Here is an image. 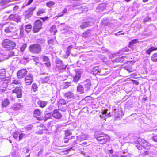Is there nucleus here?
Listing matches in <instances>:
<instances>
[{
  "label": "nucleus",
  "mask_w": 157,
  "mask_h": 157,
  "mask_svg": "<svg viewBox=\"0 0 157 157\" xmlns=\"http://www.w3.org/2000/svg\"><path fill=\"white\" fill-rule=\"evenodd\" d=\"M54 40L53 39H50L48 41V43L50 47H51L53 45Z\"/></svg>",
  "instance_id": "44"
},
{
  "label": "nucleus",
  "mask_w": 157,
  "mask_h": 157,
  "mask_svg": "<svg viewBox=\"0 0 157 157\" xmlns=\"http://www.w3.org/2000/svg\"><path fill=\"white\" fill-rule=\"evenodd\" d=\"M14 54V52L13 51H12L9 53L8 56H9V57H10L13 56Z\"/></svg>",
  "instance_id": "55"
},
{
  "label": "nucleus",
  "mask_w": 157,
  "mask_h": 157,
  "mask_svg": "<svg viewBox=\"0 0 157 157\" xmlns=\"http://www.w3.org/2000/svg\"><path fill=\"white\" fill-rule=\"evenodd\" d=\"M55 3L52 1L46 3L47 6L49 7H51Z\"/></svg>",
  "instance_id": "42"
},
{
  "label": "nucleus",
  "mask_w": 157,
  "mask_h": 157,
  "mask_svg": "<svg viewBox=\"0 0 157 157\" xmlns=\"http://www.w3.org/2000/svg\"><path fill=\"white\" fill-rule=\"evenodd\" d=\"M8 78H6V77H0V81H3V83L5 84V86L7 87V86L8 84L9 83L8 79Z\"/></svg>",
  "instance_id": "19"
},
{
  "label": "nucleus",
  "mask_w": 157,
  "mask_h": 157,
  "mask_svg": "<svg viewBox=\"0 0 157 157\" xmlns=\"http://www.w3.org/2000/svg\"><path fill=\"white\" fill-rule=\"evenodd\" d=\"M32 89H33V91L34 92L36 91L37 90V86L36 84H33L32 86Z\"/></svg>",
  "instance_id": "45"
},
{
  "label": "nucleus",
  "mask_w": 157,
  "mask_h": 157,
  "mask_svg": "<svg viewBox=\"0 0 157 157\" xmlns=\"http://www.w3.org/2000/svg\"><path fill=\"white\" fill-rule=\"evenodd\" d=\"M58 107L59 110L61 111H65L67 109V106L66 105L58 106Z\"/></svg>",
  "instance_id": "34"
},
{
  "label": "nucleus",
  "mask_w": 157,
  "mask_h": 157,
  "mask_svg": "<svg viewBox=\"0 0 157 157\" xmlns=\"http://www.w3.org/2000/svg\"><path fill=\"white\" fill-rule=\"evenodd\" d=\"M50 30L51 32H54L55 33L56 32V26L54 25L52 26L51 27Z\"/></svg>",
  "instance_id": "47"
},
{
  "label": "nucleus",
  "mask_w": 157,
  "mask_h": 157,
  "mask_svg": "<svg viewBox=\"0 0 157 157\" xmlns=\"http://www.w3.org/2000/svg\"><path fill=\"white\" fill-rule=\"evenodd\" d=\"M92 71L93 74L96 75L98 73L100 72L101 71H99L98 66H96L93 68Z\"/></svg>",
  "instance_id": "21"
},
{
  "label": "nucleus",
  "mask_w": 157,
  "mask_h": 157,
  "mask_svg": "<svg viewBox=\"0 0 157 157\" xmlns=\"http://www.w3.org/2000/svg\"><path fill=\"white\" fill-rule=\"evenodd\" d=\"M52 117L55 118L60 119L61 118L62 115L59 112V110L58 109H55L52 113Z\"/></svg>",
  "instance_id": "8"
},
{
  "label": "nucleus",
  "mask_w": 157,
  "mask_h": 157,
  "mask_svg": "<svg viewBox=\"0 0 157 157\" xmlns=\"http://www.w3.org/2000/svg\"><path fill=\"white\" fill-rule=\"evenodd\" d=\"M67 11V10L66 8H65L62 12L58 14L59 17H62L65 14Z\"/></svg>",
  "instance_id": "37"
},
{
  "label": "nucleus",
  "mask_w": 157,
  "mask_h": 157,
  "mask_svg": "<svg viewBox=\"0 0 157 157\" xmlns=\"http://www.w3.org/2000/svg\"><path fill=\"white\" fill-rule=\"evenodd\" d=\"M23 105L21 103H16L14 104L12 107V109L15 111L18 110L22 109Z\"/></svg>",
  "instance_id": "13"
},
{
  "label": "nucleus",
  "mask_w": 157,
  "mask_h": 157,
  "mask_svg": "<svg viewBox=\"0 0 157 157\" xmlns=\"http://www.w3.org/2000/svg\"><path fill=\"white\" fill-rule=\"evenodd\" d=\"M37 104L40 107L43 108L46 105L47 102L40 100L38 101Z\"/></svg>",
  "instance_id": "18"
},
{
  "label": "nucleus",
  "mask_w": 157,
  "mask_h": 157,
  "mask_svg": "<svg viewBox=\"0 0 157 157\" xmlns=\"http://www.w3.org/2000/svg\"><path fill=\"white\" fill-rule=\"evenodd\" d=\"M27 71L25 69H22L19 70L17 74L18 78H21L25 77L27 74Z\"/></svg>",
  "instance_id": "9"
},
{
  "label": "nucleus",
  "mask_w": 157,
  "mask_h": 157,
  "mask_svg": "<svg viewBox=\"0 0 157 157\" xmlns=\"http://www.w3.org/2000/svg\"><path fill=\"white\" fill-rule=\"evenodd\" d=\"M17 17V15L16 14H11L9 16V18L10 20H15Z\"/></svg>",
  "instance_id": "40"
},
{
  "label": "nucleus",
  "mask_w": 157,
  "mask_h": 157,
  "mask_svg": "<svg viewBox=\"0 0 157 157\" xmlns=\"http://www.w3.org/2000/svg\"><path fill=\"white\" fill-rule=\"evenodd\" d=\"M11 0H3V2H4V5L6 4V3L9 2Z\"/></svg>",
  "instance_id": "61"
},
{
  "label": "nucleus",
  "mask_w": 157,
  "mask_h": 157,
  "mask_svg": "<svg viewBox=\"0 0 157 157\" xmlns=\"http://www.w3.org/2000/svg\"><path fill=\"white\" fill-rule=\"evenodd\" d=\"M42 114V112L39 109H35L33 112V115L35 117H36L38 120H41V118L38 117L41 116Z\"/></svg>",
  "instance_id": "11"
},
{
  "label": "nucleus",
  "mask_w": 157,
  "mask_h": 157,
  "mask_svg": "<svg viewBox=\"0 0 157 157\" xmlns=\"http://www.w3.org/2000/svg\"><path fill=\"white\" fill-rule=\"evenodd\" d=\"M17 29L15 25H10L5 28L4 32L7 34H13L15 33Z\"/></svg>",
  "instance_id": "4"
},
{
  "label": "nucleus",
  "mask_w": 157,
  "mask_h": 157,
  "mask_svg": "<svg viewBox=\"0 0 157 157\" xmlns=\"http://www.w3.org/2000/svg\"><path fill=\"white\" fill-rule=\"evenodd\" d=\"M72 48V47L71 45L69 46L67 49V56H69V54L70 53V50L71 48Z\"/></svg>",
  "instance_id": "48"
},
{
  "label": "nucleus",
  "mask_w": 157,
  "mask_h": 157,
  "mask_svg": "<svg viewBox=\"0 0 157 157\" xmlns=\"http://www.w3.org/2000/svg\"><path fill=\"white\" fill-rule=\"evenodd\" d=\"M68 138H64V140L62 141V143H67L68 142Z\"/></svg>",
  "instance_id": "56"
},
{
  "label": "nucleus",
  "mask_w": 157,
  "mask_h": 157,
  "mask_svg": "<svg viewBox=\"0 0 157 157\" xmlns=\"http://www.w3.org/2000/svg\"><path fill=\"white\" fill-rule=\"evenodd\" d=\"M137 42V40L135 39L133 40L129 43V47H131L132 46L134 45V44H136Z\"/></svg>",
  "instance_id": "35"
},
{
  "label": "nucleus",
  "mask_w": 157,
  "mask_h": 157,
  "mask_svg": "<svg viewBox=\"0 0 157 157\" xmlns=\"http://www.w3.org/2000/svg\"><path fill=\"white\" fill-rule=\"evenodd\" d=\"M41 82L42 83H47L49 80V77L48 76H46L44 78H41Z\"/></svg>",
  "instance_id": "25"
},
{
  "label": "nucleus",
  "mask_w": 157,
  "mask_h": 157,
  "mask_svg": "<svg viewBox=\"0 0 157 157\" xmlns=\"http://www.w3.org/2000/svg\"><path fill=\"white\" fill-rule=\"evenodd\" d=\"M34 59V61L36 63H37L38 62V61H39V59L38 58H37V57L36 58L34 59Z\"/></svg>",
  "instance_id": "62"
},
{
  "label": "nucleus",
  "mask_w": 157,
  "mask_h": 157,
  "mask_svg": "<svg viewBox=\"0 0 157 157\" xmlns=\"http://www.w3.org/2000/svg\"><path fill=\"white\" fill-rule=\"evenodd\" d=\"M45 64L47 67H49L51 65V64L50 61H48V62H46L44 63Z\"/></svg>",
  "instance_id": "57"
},
{
  "label": "nucleus",
  "mask_w": 157,
  "mask_h": 157,
  "mask_svg": "<svg viewBox=\"0 0 157 157\" xmlns=\"http://www.w3.org/2000/svg\"><path fill=\"white\" fill-rule=\"evenodd\" d=\"M2 45L6 50L9 51L14 48L16 46V44L8 39H5L2 43Z\"/></svg>",
  "instance_id": "2"
},
{
  "label": "nucleus",
  "mask_w": 157,
  "mask_h": 157,
  "mask_svg": "<svg viewBox=\"0 0 157 157\" xmlns=\"http://www.w3.org/2000/svg\"><path fill=\"white\" fill-rule=\"evenodd\" d=\"M90 25V23L88 22H83L82 24V25L80 26L81 28L83 29H84L88 26Z\"/></svg>",
  "instance_id": "28"
},
{
  "label": "nucleus",
  "mask_w": 157,
  "mask_h": 157,
  "mask_svg": "<svg viewBox=\"0 0 157 157\" xmlns=\"http://www.w3.org/2000/svg\"><path fill=\"white\" fill-rule=\"evenodd\" d=\"M124 56H122L121 57H118L117 58L114 60H113V61L114 62H122L124 61Z\"/></svg>",
  "instance_id": "30"
},
{
  "label": "nucleus",
  "mask_w": 157,
  "mask_h": 157,
  "mask_svg": "<svg viewBox=\"0 0 157 157\" xmlns=\"http://www.w3.org/2000/svg\"><path fill=\"white\" fill-rule=\"evenodd\" d=\"M33 128V126L31 125H29L25 127L26 130L29 131L31 130Z\"/></svg>",
  "instance_id": "50"
},
{
  "label": "nucleus",
  "mask_w": 157,
  "mask_h": 157,
  "mask_svg": "<svg viewBox=\"0 0 157 157\" xmlns=\"http://www.w3.org/2000/svg\"><path fill=\"white\" fill-rule=\"evenodd\" d=\"M151 60L153 62L157 61V53L153 54L151 57Z\"/></svg>",
  "instance_id": "31"
},
{
  "label": "nucleus",
  "mask_w": 157,
  "mask_h": 157,
  "mask_svg": "<svg viewBox=\"0 0 157 157\" xmlns=\"http://www.w3.org/2000/svg\"><path fill=\"white\" fill-rule=\"evenodd\" d=\"M108 140L105 139V138H103L101 140V141L99 142L100 144H104Z\"/></svg>",
  "instance_id": "52"
},
{
  "label": "nucleus",
  "mask_w": 157,
  "mask_h": 157,
  "mask_svg": "<svg viewBox=\"0 0 157 157\" xmlns=\"http://www.w3.org/2000/svg\"><path fill=\"white\" fill-rule=\"evenodd\" d=\"M33 0H29L27 4L29 5L31 4L33 2Z\"/></svg>",
  "instance_id": "63"
},
{
  "label": "nucleus",
  "mask_w": 157,
  "mask_h": 157,
  "mask_svg": "<svg viewBox=\"0 0 157 157\" xmlns=\"http://www.w3.org/2000/svg\"><path fill=\"white\" fill-rule=\"evenodd\" d=\"M36 8V7L30 8L26 11H25L26 17L27 18L29 17L33 14V12L35 10Z\"/></svg>",
  "instance_id": "12"
},
{
  "label": "nucleus",
  "mask_w": 157,
  "mask_h": 157,
  "mask_svg": "<svg viewBox=\"0 0 157 157\" xmlns=\"http://www.w3.org/2000/svg\"><path fill=\"white\" fill-rule=\"evenodd\" d=\"M20 36L21 37H22L23 36H24V28L23 27L22 25H21L20 27Z\"/></svg>",
  "instance_id": "32"
},
{
  "label": "nucleus",
  "mask_w": 157,
  "mask_h": 157,
  "mask_svg": "<svg viewBox=\"0 0 157 157\" xmlns=\"http://www.w3.org/2000/svg\"><path fill=\"white\" fill-rule=\"evenodd\" d=\"M10 103L8 99H6L2 102V107H6Z\"/></svg>",
  "instance_id": "24"
},
{
  "label": "nucleus",
  "mask_w": 157,
  "mask_h": 157,
  "mask_svg": "<svg viewBox=\"0 0 157 157\" xmlns=\"http://www.w3.org/2000/svg\"><path fill=\"white\" fill-rule=\"evenodd\" d=\"M43 60L44 62H46L49 61L48 58L47 56H46L43 57Z\"/></svg>",
  "instance_id": "53"
},
{
  "label": "nucleus",
  "mask_w": 157,
  "mask_h": 157,
  "mask_svg": "<svg viewBox=\"0 0 157 157\" xmlns=\"http://www.w3.org/2000/svg\"><path fill=\"white\" fill-rule=\"evenodd\" d=\"M129 51V49L128 48L125 47L120 50L118 53V54H122L123 53H125L126 52H128Z\"/></svg>",
  "instance_id": "23"
},
{
  "label": "nucleus",
  "mask_w": 157,
  "mask_h": 157,
  "mask_svg": "<svg viewBox=\"0 0 157 157\" xmlns=\"http://www.w3.org/2000/svg\"><path fill=\"white\" fill-rule=\"evenodd\" d=\"M38 42L40 43H43L44 42V41L42 39H38Z\"/></svg>",
  "instance_id": "59"
},
{
  "label": "nucleus",
  "mask_w": 157,
  "mask_h": 157,
  "mask_svg": "<svg viewBox=\"0 0 157 157\" xmlns=\"http://www.w3.org/2000/svg\"><path fill=\"white\" fill-rule=\"evenodd\" d=\"M157 48L153 47H152L148 49L146 51V53L148 54H150L153 51L157 50Z\"/></svg>",
  "instance_id": "26"
},
{
  "label": "nucleus",
  "mask_w": 157,
  "mask_h": 157,
  "mask_svg": "<svg viewBox=\"0 0 157 157\" xmlns=\"http://www.w3.org/2000/svg\"><path fill=\"white\" fill-rule=\"evenodd\" d=\"M140 141H138V144L140 145L143 147V150L141 151H138V153H140V155L144 156L147 155L148 152L145 149V148H148L150 146V144L146 141L144 140V138H142L140 140Z\"/></svg>",
  "instance_id": "1"
},
{
  "label": "nucleus",
  "mask_w": 157,
  "mask_h": 157,
  "mask_svg": "<svg viewBox=\"0 0 157 157\" xmlns=\"http://www.w3.org/2000/svg\"><path fill=\"white\" fill-rule=\"evenodd\" d=\"M66 104L65 100L63 99H60L58 102V106H60L63 105H66Z\"/></svg>",
  "instance_id": "22"
},
{
  "label": "nucleus",
  "mask_w": 157,
  "mask_h": 157,
  "mask_svg": "<svg viewBox=\"0 0 157 157\" xmlns=\"http://www.w3.org/2000/svg\"><path fill=\"white\" fill-rule=\"evenodd\" d=\"M25 135V134L19 131H16L13 133V137H23Z\"/></svg>",
  "instance_id": "14"
},
{
  "label": "nucleus",
  "mask_w": 157,
  "mask_h": 157,
  "mask_svg": "<svg viewBox=\"0 0 157 157\" xmlns=\"http://www.w3.org/2000/svg\"><path fill=\"white\" fill-rule=\"evenodd\" d=\"M83 86L82 85H79L77 86V90L78 92H80L81 93H83Z\"/></svg>",
  "instance_id": "29"
},
{
  "label": "nucleus",
  "mask_w": 157,
  "mask_h": 157,
  "mask_svg": "<svg viewBox=\"0 0 157 157\" xmlns=\"http://www.w3.org/2000/svg\"><path fill=\"white\" fill-rule=\"evenodd\" d=\"M12 155L13 157H18V155L16 154L15 151H13L12 153Z\"/></svg>",
  "instance_id": "54"
},
{
  "label": "nucleus",
  "mask_w": 157,
  "mask_h": 157,
  "mask_svg": "<svg viewBox=\"0 0 157 157\" xmlns=\"http://www.w3.org/2000/svg\"><path fill=\"white\" fill-rule=\"evenodd\" d=\"M14 39H16L19 37L17 33L15 34L14 35H13L12 36Z\"/></svg>",
  "instance_id": "58"
},
{
  "label": "nucleus",
  "mask_w": 157,
  "mask_h": 157,
  "mask_svg": "<svg viewBox=\"0 0 157 157\" xmlns=\"http://www.w3.org/2000/svg\"><path fill=\"white\" fill-rule=\"evenodd\" d=\"M22 90L21 87H16L13 90L12 93H15L17 98H21L22 97Z\"/></svg>",
  "instance_id": "7"
},
{
  "label": "nucleus",
  "mask_w": 157,
  "mask_h": 157,
  "mask_svg": "<svg viewBox=\"0 0 157 157\" xmlns=\"http://www.w3.org/2000/svg\"><path fill=\"white\" fill-rule=\"evenodd\" d=\"M132 120H136L137 117V115L136 113L132 114L131 115Z\"/></svg>",
  "instance_id": "51"
},
{
  "label": "nucleus",
  "mask_w": 157,
  "mask_h": 157,
  "mask_svg": "<svg viewBox=\"0 0 157 157\" xmlns=\"http://www.w3.org/2000/svg\"><path fill=\"white\" fill-rule=\"evenodd\" d=\"M52 114L51 113H47L45 116L44 117V120L45 121H46L47 120L51 118L52 117Z\"/></svg>",
  "instance_id": "27"
},
{
  "label": "nucleus",
  "mask_w": 157,
  "mask_h": 157,
  "mask_svg": "<svg viewBox=\"0 0 157 157\" xmlns=\"http://www.w3.org/2000/svg\"><path fill=\"white\" fill-rule=\"evenodd\" d=\"M80 72H78L76 75L73 78V81L75 82H76L78 81L80 78Z\"/></svg>",
  "instance_id": "17"
},
{
  "label": "nucleus",
  "mask_w": 157,
  "mask_h": 157,
  "mask_svg": "<svg viewBox=\"0 0 157 157\" xmlns=\"http://www.w3.org/2000/svg\"><path fill=\"white\" fill-rule=\"evenodd\" d=\"M85 87L86 89V90H89L90 88L91 84L90 81L89 79H87L84 82Z\"/></svg>",
  "instance_id": "16"
},
{
  "label": "nucleus",
  "mask_w": 157,
  "mask_h": 157,
  "mask_svg": "<svg viewBox=\"0 0 157 157\" xmlns=\"http://www.w3.org/2000/svg\"><path fill=\"white\" fill-rule=\"evenodd\" d=\"M29 51L34 54H39L41 51V46L38 44H33L29 47Z\"/></svg>",
  "instance_id": "3"
},
{
  "label": "nucleus",
  "mask_w": 157,
  "mask_h": 157,
  "mask_svg": "<svg viewBox=\"0 0 157 157\" xmlns=\"http://www.w3.org/2000/svg\"><path fill=\"white\" fill-rule=\"evenodd\" d=\"M150 19V18L149 17H147L144 19V22H147Z\"/></svg>",
  "instance_id": "60"
},
{
  "label": "nucleus",
  "mask_w": 157,
  "mask_h": 157,
  "mask_svg": "<svg viewBox=\"0 0 157 157\" xmlns=\"http://www.w3.org/2000/svg\"><path fill=\"white\" fill-rule=\"evenodd\" d=\"M71 82H66L63 83V85L64 88H67L71 85Z\"/></svg>",
  "instance_id": "36"
},
{
  "label": "nucleus",
  "mask_w": 157,
  "mask_h": 157,
  "mask_svg": "<svg viewBox=\"0 0 157 157\" xmlns=\"http://www.w3.org/2000/svg\"><path fill=\"white\" fill-rule=\"evenodd\" d=\"M64 94V97L68 99H71L74 98V94L71 91H68Z\"/></svg>",
  "instance_id": "15"
},
{
  "label": "nucleus",
  "mask_w": 157,
  "mask_h": 157,
  "mask_svg": "<svg viewBox=\"0 0 157 157\" xmlns=\"http://www.w3.org/2000/svg\"><path fill=\"white\" fill-rule=\"evenodd\" d=\"M25 31L28 33L31 31L32 26L30 25H28L25 26Z\"/></svg>",
  "instance_id": "33"
},
{
  "label": "nucleus",
  "mask_w": 157,
  "mask_h": 157,
  "mask_svg": "<svg viewBox=\"0 0 157 157\" xmlns=\"http://www.w3.org/2000/svg\"><path fill=\"white\" fill-rule=\"evenodd\" d=\"M45 12V10L44 9H42L40 10L37 13V15L38 16L41 15V14H42Z\"/></svg>",
  "instance_id": "46"
},
{
  "label": "nucleus",
  "mask_w": 157,
  "mask_h": 157,
  "mask_svg": "<svg viewBox=\"0 0 157 157\" xmlns=\"http://www.w3.org/2000/svg\"><path fill=\"white\" fill-rule=\"evenodd\" d=\"M90 32L89 30H88L86 32H84L82 34V36L84 37H87L89 36L90 34Z\"/></svg>",
  "instance_id": "39"
},
{
  "label": "nucleus",
  "mask_w": 157,
  "mask_h": 157,
  "mask_svg": "<svg viewBox=\"0 0 157 157\" xmlns=\"http://www.w3.org/2000/svg\"><path fill=\"white\" fill-rule=\"evenodd\" d=\"M56 66L59 70H64L66 69L67 66L64 64L62 61L59 59L57 58L56 60Z\"/></svg>",
  "instance_id": "5"
},
{
  "label": "nucleus",
  "mask_w": 157,
  "mask_h": 157,
  "mask_svg": "<svg viewBox=\"0 0 157 157\" xmlns=\"http://www.w3.org/2000/svg\"><path fill=\"white\" fill-rule=\"evenodd\" d=\"M20 81L17 80L16 79H15L12 81L11 83L15 84H20Z\"/></svg>",
  "instance_id": "49"
},
{
  "label": "nucleus",
  "mask_w": 157,
  "mask_h": 157,
  "mask_svg": "<svg viewBox=\"0 0 157 157\" xmlns=\"http://www.w3.org/2000/svg\"><path fill=\"white\" fill-rule=\"evenodd\" d=\"M33 76L30 74H29L25 78V82L27 85H30L33 82Z\"/></svg>",
  "instance_id": "10"
},
{
  "label": "nucleus",
  "mask_w": 157,
  "mask_h": 157,
  "mask_svg": "<svg viewBox=\"0 0 157 157\" xmlns=\"http://www.w3.org/2000/svg\"><path fill=\"white\" fill-rule=\"evenodd\" d=\"M107 110H104L103 112H102V114L103 115H105V114H106V113H107Z\"/></svg>",
  "instance_id": "64"
},
{
  "label": "nucleus",
  "mask_w": 157,
  "mask_h": 157,
  "mask_svg": "<svg viewBox=\"0 0 157 157\" xmlns=\"http://www.w3.org/2000/svg\"><path fill=\"white\" fill-rule=\"evenodd\" d=\"M42 26V23L41 21L40 20H36L34 23V26L33 29V31L35 33L38 32L41 29Z\"/></svg>",
  "instance_id": "6"
},
{
  "label": "nucleus",
  "mask_w": 157,
  "mask_h": 157,
  "mask_svg": "<svg viewBox=\"0 0 157 157\" xmlns=\"http://www.w3.org/2000/svg\"><path fill=\"white\" fill-rule=\"evenodd\" d=\"M71 134V132L70 130H67L65 131V135L66 137L70 136Z\"/></svg>",
  "instance_id": "38"
},
{
  "label": "nucleus",
  "mask_w": 157,
  "mask_h": 157,
  "mask_svg": "<svg viewBox=\"0 0 157 157\" xmlns=\"http://www.w3.org/2000/svg\"><path fill=\"white\" fill-rule=\"evenodd\" d=\"M6 73V70L5 69H2L0 70V77L4 76Z\"/></svg>",
  "instance_id": "41"
},
{
  "label": "nucleus",
  "mask_w": 157,
  "mask_h": 157,
  "mask_svg": "<svg viewBox=\"0 0 157 157\" xmlns=\"http://www.w3.org/2000/svg\"><path fill=\"white\" fill-rule=\"evenodd\" d=\"M27 47V44H23L20 48V51L21 52L24 51Z\"/></svg>",
  "instance_id": "43"
},
{
  "label": "nucleus",
  "mask_w": 157,
  "mask_h": 157,
  "mask_svg": "<svg viewBox=\"0 0 157 157\" xmlns=\"http://www.w3.org/2000/svg\"><path fill=\"white\" fill-rule=\"evenodd\" d=\"M105 9L104 5V4H101L99 5L96 8V11L98 12L102 11Z\"/></svg>",
  "instance_id": "20"
}]
</instances>
